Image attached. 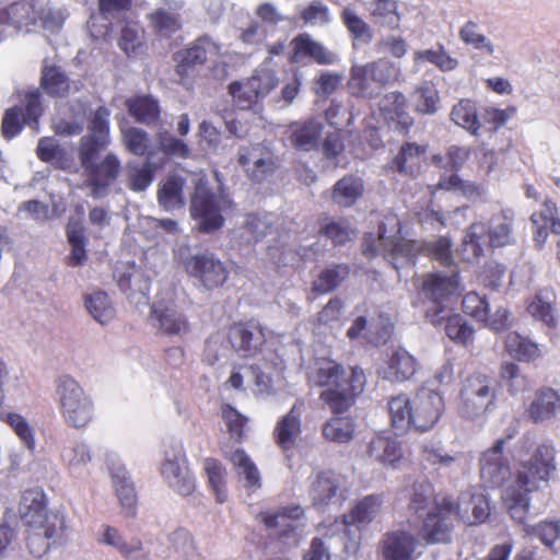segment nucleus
<instances>
[{"mask_svg": "<svg viewBox=\"0 0 560 560\" xmlns=\"http://www.w3.org/2000/svg\"><path fill=\"white\" fill-rule=\"evenodd\" d=\"M418 540L415 535L404 529L386 533L381 540L384 560H416Z\"/></svg>", "mask_w": 560, "mask_h": 560, "instance_id": "obj_25", "label": "nucleus"}, {"mask_svg": "<svg viewBox=\"0 0 560 560\" xmlns=\"http://www.w3.org/2000/svg\"><path fill=\"white\" fill-rule=\"evenodd\" d=\"M304 410V402L298 400L290 411L280 418L276 424L273 435L276 443L284 452L295 447L298 440L302 433L301 417Z\"/></svg>", "mask_w": 560, "mask_h": 560, "instance_id": "obj_27", "label": "nucleus"}, {"mask_svg": "<svg viewBox=\"0 0 560 560\" xmlns=\"http://www.w3.org/2000/svg\"><path fill=\"white\" fill-rule=\"evenodd\" d=\"M20 513L22 523L25 526L45 524L54 514H48L46 495L39 488L24 491L20 502Z\"/></svg>", "mask_w": 560, "mask_h": 560, "instance_id": "obj_32", "label": "nucleus"}, {"mask_svg": "<svg viewBox=\"0 0 560 560\" xmlns=\"http://www.w3.org/2000/svg\"><path fill=\"white\" fill-rule=\"evenodd\" d=\"M387 405L392 425L398 434L413 428L412 399L399 395L390 398Z\"/></svg>", "mask_w": 560, "mask_h": 560, "instance_id": "obj_45", "label": "nucleus"}, {"mask_svg": "<svg viewBox=\"0 0 560 560\" xmlns=\"http://www.w3.org/2000/svg\"><path fill=\"white\" fill-rule=\"evenodd\" d=\"M366 384V377L361 368L353 366L347 378H342L340 385H335L325 389L320 398L329 406L334 413L347 411L354 402L355 397L360 395Z\"/></svg>", "mask_w": 560, "mask_h": 560, "instance_id": "obj_13", "label": "nucleus"}, {"mask_svg": "<svg viewBox=\"0 0 560 560\" xmlns=\"http://www.w3.org/2000/svg\"><path fill=\"white\" fill-rule=\"evenodd\" d=\"M505 349L512 358L523 362H530L541 357L538 343L515 331L506 335Z\"/></svg>", "mask_w": 560, "mask_h": 560, "instance_id": "obj_47", "label": "nucleus"}, {"mask_svg": "<svg viewBox=\"0 0 560 560\" xmlns=\"http://www.w3.org/2000/svg\"><path fill=\"white\" fill-rule=\"evenodd\" d=\"M118 47L128 58H139L145 52V31L139 22L129 21L122 26Z\"/></svg>", "mask_w": 560, "mask_h": 560, "instance_id": "obj_39", "label": "nucleus"}, {"mask_svg": "<svg viewBox=\"0 0 560 560\" xmlns=\"http://www.w3.org/2000/svg\"><path fill=\"white\" fill-rule=\"evenodd\" d=\"M113 547L124 560H152L151 542L137 537H125L116 528L104 526L98 539Z\"/></svg>", "mask_w": 560, "mask_h": 560, "instance_id": "obj_17", "label": "nucleus"}, {"mask_svg": "<svg viewBox=\"0 0 560 560\" xmlns=\"http://www.w3.org/2000/svg\"><path fill=\"white\" fill-rule=\"evenodd\" d=\"M349 85L352 93L360 97L373 98L380 93V89L371 79L366 65L352 69Z\"/></svg>", "mask_w": 560, "mask_h": 560, "instance_id": "obj_62", "label": "nucleus"}, {"mask_svg": "<svg viewBox=\"0 0 560 560\" xmlns=\"http://www.w3.org/2000/svg\"><path fill=\"white\" fill-rule=\"evenodd\" d=\"M184 184L183 177L178 175H168L160 183L158 201L165 211H171L184 206Z\"/></svg>", "mask_w": 560, "mask_h": 560, "instance_id": "obj_42", "label": "nucleus"}, {"mask_svg": "<svg viewBox=\"0 0 560 560\" xmlns=\"http://www.w3.org/2000/svg\"><path fill=\"white\" fill-rule=\"evenodd\" d=\"M310 378L319 386L327 388L340 385L345 376V372L340 364L335 361L323 360L317 363V368L310 373Z\"/></svg>", "mask_w": 560, "mask_h": 560, "instance_id": "obj_56", "label": "nucleus"}, {"mask_svg": "<svg viewBox=\"0 0 560 560\" xmlns=\"http://www.w3.org/2000/svg\"><path fill=\"white\" fill-rule=\"evenodd\" d=\"M454 506L455 518L468 525L482 523L489 516V503L482 493L463 492Z\"/></svg>", "mask_w": 560, "mask_h": 560, "instance_id": "obj_31", "label": "nucleus"}, {"mask_svg": "<svg viewBox=\"0 0 560 560\" xmlns=\"http://www.w3.org/2000/svg\"><path fill=\"white\" fill-rule=\"evenodd\" d=\"M43 114L40 93L35 90L25 95L23 106H14L5 110L2 119V135L5 139L18 136L23 125L38 130V119Z\"/></svg>", "mask_w": 560, "mask_h": 560, "instance_id": "obj_10", "label": "nucleus"}, {"mask_svg": "<svg viewBox=\"0 0 560 560\" xmlns=\"http://www.w3.org/2000/svg\"><path fill=\"white\" fill-rule=\"evenodd\" d=\"M291 45L293 47L290 56L291 62L299 63L307 57L320 65H331L337 60V56L332 51L314 40L307 33L294 37Z\"/></svg>", "mask_w": 560, "mask_h": 560, "instance_id": "obj_30", "label": "nucleus"}, {"mask_svg": "<svg viewBox=\"0 0 560 560\" xmlns=\"http://www.w3.org/2000/svg\"><path fill=\"white\" fill-rule=\"evenodd\" d=\"M341 21L347 27L353 42L369 44L373 39L372 26L364 21L354 10L345 8L341 12Z\"/></svg>", "mask_w": 560, "mask_h": 560, "instance_id": "obj_54", "label": "nucleus"}, {"mask_svg": "<svg viewBox=\"0 0 560 560\" xmlns=\"http://www.w3.org/2000/svg\"><path fill=\"white\" fill-rule=\"evenodd\" d=\"M452 243L447 237H439L432 242L407 241L400 236V222L394 217H386L380 224L378 235L369 234L364 237L362 253L368 258L383 256L390 261L396 270L415 266L418 254L438 260L447 270L457 268L451 250Z\"/></svg>", "mask_w": 560, "mask_h": 560, "instance_id": "obj_1", "label": "nucleus"}, {"mask_svg": "<svg viewBox=\"0 0 560 560\" xmlns=\"http://www.w3.org/2000/svg\"><path fill=\"white\" fill-rule=\"evenodd\" d=\"M363 180L354 175H347L332 187L331 200L339 207L349 208L362 196Z\"/></svg>", "mask_w": 560, "mask_h": 560, "instance_id": "obj_41", "label": "nucleus"}, {"mask_svg": "<svg viewBox=\"0 0 560 560\" xmlns=\"http://www.w3.org/2000/svg\"><path fill=\"white\" fill-rule=\"evenodd\" d=\"M267 332V328L255 320L235 323L229 328L228 340L240 357L254 358L262 352Z\"/></svg>", "mask_w": 560, "mask_h": 560, "instance_id": "obj_12", "label": "nucleus"}, {"mask_svg": "<svg viewBox=\"0 0 560 560\" xmlns=\"http://www.w3.org/2000/svg\"><path fill=\"white\" fill-rule=\"evenodd\" d=\"M436 187L459 194L471 200L480 197L483 190L479 185L464 180L457 174L442 175Z\"/></svg>", "mask_w": 560, "mask_h": 560, "instance_id": "obj_60", "label": "nucleus"}, {"mask_svg": "<svg viewBox=\"0 0 560 560\" xmlns=\"http://www.w3.org/2000/svg\"><path fill=\"white\" fill-rule=\"evenodd\" d=\"M424 152V147L407 142L401 145L398 154L394 158L392 167L401 174L417 176L420 173Z\"/></svg>", "mask_w": 560, "mask_h": 560, "instance_id": "obj_40", "label": "nucleus"}, {"mask_svg": "<svg viewBox=\"0 0 560 560\" xmlns=\"http://www.w3.org/2000/svg\"><path fill=\"white\" fill-rule=\"evenodd\" d=\"M380 109L387 119L397 121L402 130L413 125V118L407 112V100L400 92H389L380 102Z\"/></svg>", "mask_w": 560, "mask_h": 560, "instance_id": "obj_38", "label": "nucleus"}, {"mask_svg": "<svg viewBox=\"0 0 560 560\" xmlns=\"http://www.w3.org/2000/svg\"><path fill=\"white\" fill-rule=\"evenodd\" d=\"M498 382L483 373L465 378L459 393V410L464 417L477 419L495 409Z\"/></svg>", "mask_w": 560, "mask_h": 560, "instance_id": "obj_4", "label": "nucleus"}, {"mask_svg": "<svg viewBox=\"0 0 560 560\" xmlns=\"http://www.w3.org/2000/svg\"><path fill=\"white\" fill-rule=\"evenodd\" d=\"M127 106L130 115L137 121L145 125L153 124L160 115L158 101L150 96H139L135 100H129Z\"/></svg>", "mask_w": 560, "mask_h": 560, "instance_id": "obj_58", "label": "nucleus"}, {"mask_svg": "<svg viewBox=\"0 0 560 560\" xmlns=\"http://www.w3.org/2000/svg\"><path fill=\"white\" fill-rule=\"evenodd\" d=\"M249 79V88L256 90V94L262 100L265 98L279 83L275 70L270 68L268 60L264 61L253 73Z\"/></svg>", "mask_w": 560, "mask_h": 560, "instance_id": "obj_61", "label": "nucleus"}, {"mask_svg": "<svg viewBox=\"0 0 560 560\" xmlns=\"http://www.w3.org/2000/svg\"><path fill=\"white\" fill-rule=\"evenodd\" d=\"M487 226L483 222H475L465 232L460 254L468 262L478 261L486 253Z\"/></svg>", "mask_w": 560, "mask_h": 560, "instance_id": "obj_36", "label": "nucleus"}, {"mask_svg": "<svg viewBox=\"0 0 560 560\" xmlns=\"http://www.w3.org/2000/svg\"><path fill=\"white\" fill-rule=\"evenodd\" d=\"M460 40L477 50H482L487 55H494L495 48L492 42L480 32V26L477 22L467 21L458 32Z\"/></svg>", "mask_w": 560, "mask_h": 560, "instance_id": "obj_57", "label": "nucleus"}, {"mask_svg": "<svg viewBox=\"0 0 560 560\" xmlns=\"http://www.w3.org/2000/svg\"><path fill=\"white\" fill-rule=\"evenodd\" d=\"M421 527L419 536L428 544H441L451 540V534L454 527L455 506L454 501L444 497L440 503L420 517Z\"/></svg>", "mask_w": 560, "mask_h": 560, "instance_id": "obj_6", "label": "nucleus"}, {"mask_svg": "<svg viewBox=\"0 0 560 560\" xmlns=\"http://www.w3.org/2000/svg\"><path fill=\"white\" fill-rule=\"evenodd\" d=\"M323 129L324 124L318 119L312 118L302 122L296 121L291 124L285 135L294 149L310 152L319 145Z\"/></svg>", "mask_w": 560, "mask_h": 560, "instance_id": "obj_29", "label": "nucleus"}, {"mask_svg": "<svg viewBox=\"0 0 560 560\" xmlns=\"http://www.w3.org/2000/svg\"><path fill=\"white\" fill-rule=\"evenodd\" d=\"M258 517L271 535L288 539V544L292 545L298 544L305 526L304 510L300 505L284 506L273 513H260Z\"/></svg>", "mask_w": 560, "mask_h": 560, "instance_id": "obj_9", "label": "nucleus"}, {"mask_svg": "<svg viewBox=\"0 0 560 560\" xmlns=\"http://www.w3.org/2000/svg\"><path fill=\"white\" fill-rule=\"evenodd\" d=\"M504 444V439L497 440L480 457V476L489 487L502 486L511 475L508 459L503 456Z\"/></svg>", "mask_w": 560, "mask_h": 560, "instance_id": "obj_20", "label": "nucleus"}, {"mask_svg": "<svg viewBox=\"0 0 560 560\" xmlns=\"http://www.w3.org/2000/svg\"><path fill=\"white\" fill-rule=\"evenodd\" d=\"M355 424L350 417H336L324 423V438L335 443H348L353 439Z\"/></svg>", "mask_w": 560, "mask_h": 560, "instance_id": "obj_53", "label": "nucleus"}, {"mask_svg": "<svg viewBox=\"0 0 560 560\" xmlns=\"http://www.w3.org/2000/svg\"><path fill=\"white\" fill-rule=\"evenodd\" d=\"M451 119L457 126L477 136L481 127L476 104L470 100H460L451 110Z\"/></svg>", "mask_w": 560, "mask_h": 560, "instance_id": "obj_50", "label": "nucleus"}, {"mask_svg": "<svg viewBox=\"0 0 560 560\" xmlns=\"http://www.w3.org/2000/svg\"><path fill=\"white\" fill-rule=\"evenodd\" d=\"M411 102L416 112L433 115L440 108V94L432 82L424 81L412 92Z\"/></svg>", "mask_w": 560, "mask_h": 560, "instance_id": "obj_48", "label": "nucleus"}, {"mask_svg": "<svg viewBox=\"0 0 560 560\" xmlns=\"http://www.w3.org/2000/svg\"><path fill=\"white\" fill-rule=\"evenodd\" d=\"M555 450L550 445H539L533 456L524 462L518 469L515 479L505 487L502 492L504 505L511 517L524 524L529 511L528 494L538 488L540 481H547L556 469Z\"/></svg>", "mask_w": 560, "mask_h": 560, "instance_id": "obj_2", "label": "nucleus"}, {"mask_svg": "<svg viewBox=\"0 0 560 560\" xmlns=\"http://www.w3.org/2000/svg\"><path fill=\"white\" fill-rule=\"evenodd\" d=\"M526 416L534 423H544L560 417V394L548 386L539 388L526 408Z\"/></svg>", "mask_w": 560, "mask_h": 560, "instance_id": "obj_28", "label": "nucleus"}, {"mask_svg": "<svg viewBox=\"0 0 560 560\" xmlns=\"http://www.w3.org/2000/svg\"><path fill=\"white\" fill-rule=\"evenodd\" d=\"M500 377L508 386L511 395H517L532 387L529 378L521 372L517 364L512 362H505L501 365Z\"/></svg>", "mask_w": 560, "mask_h": 560, "instance_id": "obj_64", "label": "nucleus"}, {"mask_svg": "<svg viewBox=\"0 0 560 560\" xmlns=\"http://www.w3.org/2000/svg\"><path fill=\"white\" fill-rule=\"evenodd\" d=\"M340 477L330 470L318 471L311 477L310 498L314 506L323 510L340 502Z\"/></svg>", "mask_w": 560, "mask_h": 560, "instance_id": "obj_23", "label": "nucleus"}, {"mask_svg": "<svg viewBox=\"0 0 560 560\" xmlns=\"http://www.w3.org/2000/svg\"><path fill=\"white\" fill-rule=\"evenodd\" d=\"M458 269L451 268L446 271L431 272L422 278L420 294L432 302V306L425 311L428 320L439 327L447 313V306L444 302L456 294L459 288Z\"/></svg>", "mask_w": 560, "mask_h": 560, "instance_id": "obj_5", "label": "nucleus"}, {"mask_svg": "<svg viewBox=\"0 0 560 560\" xmlns=\"http://www.w3.org/2000/svg\"><path fill=\"white\" fill-rule=\"evenodd\" d=\"M368 454L376 462L393 468L399 467L404 459L400 443L396 439L385 435H377L371 440Z\"/></svg>", "mask_w": 560, "mask_h": 560, "instance_id": "obj_34", "label": "nucleus"}, {"mask_svg": "<svg viewBox=\"0 0 560 560\" xmlns=\"http://www.w3.org/2000/svg\"><path fill=\"white\" fill-rule=\"evenodd\" d=\"M106 465L112 477L115 493L121 506L126 510L127 515H132L137 494L128 471L115 453L106 454Z\"/></svg>", "mask_w": 560, "mask_h": 560, "instance_id": "obj_22", "label": "nucleus"}, {"mask_svg": "<svg viewBox=\"0 0 560 560\" xmlns=\"http://www.w3.org/2000/svg\"><path fill=\"white\" fill-rule=\"evenodd\" d=\"M441 316L445 317L440 326L444 325L450 339L462 345H467L472 340L474 328L467 324L462 315L452 314L451 310H447V313L441 314Z\"/></svg>", "mask_w": 560, "mask_h": 560, "instance_id": "obj_55", "label": "nucleus"}, {"mask_svg": "<svg viewBox=\"0 0 560 560\" xmlns=\"http://www.w3.org/2000/svg\"><path fill=\"white\" fill-rule=\"evenodd\" d=\"M88 103L77 100L69 104L67 109L54 120V130L60 136L80 135L85 125Z\"/></svg>", "mask_w": 560, "mask_h": 560, "instance_id": "obj_33", "label": "nucleus"}, {"mask_svg": "<svg viewBox=\"0 0 560 560\" xmlns=\"http://www.w3.org/2000/svg\"><path fill=\"white\" fill-rule=\"evenodd\" d=\"M486 226L489 247L503 248L516 244L515 213L512 209L493 213Z\"/></svg>", "mask_w": 560, "mask_h": 560, "instance_id": "obj_24", "label": "nucleus"}, {"mask_svg": "<svg viewBox=\"0 0 560 560\" xmlns=\"http://www.w3.org/2000/svg\"><path fill=\"white\" fill-rule=\"evenodd\" d=\"M385 365L380 368L378 375L390 382H405L417 371L416 359L404 348H394L386 353Z\"/></svg>", "mask_w": 560, "mask_h": 560, "instance_id": "obj_26", "label": "nucleus"}, {"mask_svg": "<svg viewBox=\"0 0 560 560\" xmlns=\"http://www.w3.org/2000/svg\"><path fill=\"white\" fill-rule=\"evenodd\" d=\"M229 459L237 469V474L246 489L254 491L260 488V472L249 456L241 448L231 452Z\"/></svg>", "mask_w": 560, "mask_h": 560, "instance_id": "obj_46", "label": "nucleus"}, {"mask_svg": "<svg viewBox=\"0 0 560 560\" xmlns=\"http://www.w3.org/2000/svg\"><path fill=\"white\" fill-rule=\"evenodd\" d=\"M440 502L435 500L434 489L430 482L421 481L412 485L409 510L415 512L419 518Z\"/></svg>", "mask_w": 560, "mask_h": 560, "instance_id": "obj_52", "label": "nucleus"}, {"mask_svg": "<svg viewBox=\"0 0 560 560\" xmlns=\"http://www.w3.org/2000/svg\"><path fill=\"white\" fill-rule=\"evenodd\" d=\"M86 186L91 188V197L101 199L107 196L109 186L120 172V161L114 153H108L100 163H94L85 170Z\"/></svg>", "mask_w": 560, "mask_h": 560, "instance_id": "obj_18", "label": "nucleus"}, {"mask_svg": "<svg viewBox=\"0 0 560 560\" xmlns=\"http://www.w3.org/2000/svg\"><path fill=\"white\" fill-rule=\"evenodd\" d=\"M184 7V0H162L145 18L159 36L170 38L182 28L180 11Z\"/></svg>", "mask_w": 560, "mask_h": 560, "instance_id": "obj_19", "label": "nucleus"}, {"mask_svg": "<svg viewBox=\"0 0 560 560\" xmlns=\"http://www.w3.org/2000/svg\"><path fill=\"white\" fill-rule=\"evenodd\" d=\"M349 272V266L346 264L326 267L313 281V291L325 294L336 290L347 279Z\"/></svg>", "mask_w": 560, "mask_h": 560, "instance_id": "obj_49", "label": "nucleus"}, {"mask_svg": "<svg viewBox=\"0 0 560 560\" xmlns=\"http://www.w3.org/2000/svg\"><path fill=\"white\" fill-rule=\"evenodd\" d=\"M186 272L206 289L222 285L229 276L226 267L209 252L182 258Z\"/></svg>", "mask_w": 560, "mask_h": 560, "instance_id": "obj_11", "label": "nucleus"}, {"mask_svg": "<svg viewBox=\"0 0 560 560\" xmlns=\"http://www.w3.org/2000/svg\"><path fill=\"white\" fill-rule=\"evenodd\" d=\"M366 67L368 71L371 73V79L378 89L395 82L400 74V68L386 58H380L373 62L366 63Z\"/></svg>", "mask_w": 560, "mask_h": 560, "instance_id": "obj_63", "label": "nucleus"}, {"mask_svg": "<svg viewBox=\"0 0 560 560\" xmlns=\"http://www.w3.org/2000/svg\"><path fill=\"white\" fill-rule=\"evenodd\" d=\"M56 394L61 417L67 425L83 429L93 421L94 402L75 380L69 376L61 377Z\"/></svg>", "mask_w": 560, "mask_h": 560, "instance_id": "obj_3", "label": "nucleus"}, {"mask_svg": "<svg viewBox=\"0 0 560 560\" xmlns=\"http://www.w3.org/2000/svg\"><path fill=\"white\" fill-rule=\"evenodd\" d=\"M150 322L162 336L182 338L189 331L186 316L172 302H154L151 307Z\"/></svg>", "mask_w": 560, "mask_h": 560, "instance_id": "obj_14", "label": "nucleus"}, {"mask_svg": "<svg viewBox=\"0 0 560 560\" xmlns=\"http://www.w3.org/2000/svg\"><path fill=\"white\" fill-rule=\"evenodd\" d=\"M60 457L69 474L77 478L86 475L88 465L92 460L91 450L82 441H74L69 446H65Z\"/></svg>", "mask_w": 560, "mask_h": 560, "instance_id": "obj_35", "label": "nucleus"}, {"mask_svg": "<svg viewBox=\"0 0 560 560\" xmlns=\"http://www.w3.org/2000/svg\"><path fill=\"white\" fill-rule=\"evenodd\" d=\"M84 306L91 317L101 325H107L116 317L114 303L103 291L85 294Z\"/></svg>", "mask_w": 560, "mask_h": 560, "instance_id": "obj_43", "label": "nucleus"}, {"mask_svg": "<svg viewBox=\"0 0 560 560\" xmlns=\"http://www.w3.org/2000/svg\"><path fill=\"white\" fill-rule=\"evenodd\" d=\"M382 505V495H366L355 504L348 515L343 516L345 523L349 525L369 524L380 514Z\"/></svg>", "mask_w": 560, "mask_h": 560, "instance_id": "obj_44", "label": "nucleus"}, {"mask_svg": "<svg viewBox=\"0 0 560 560\" xmlns=\"http://www.w3.org/2000/svg\"><path fill=\"white\" fill-rule=\"evenodd\" d=\"M26 527V544L30 552L35 557H42L62 538L65 520L58 514H52L45 524Z\"/></svg>", "mask_w": 560, "mask_h": 560, "instance_id": "obj_15", "label": "nucleus"}, {"mask_svg": "<svg viewBox=\"0 0 560 560\" xmlns=\"http://www.w3.org/2000/svg\"><path fill=\"white\" fill-rule=\"evenodd\" d=\"M369 13L374 26L389 31L399 28L401 15L397 0H373Z\"/></svg>", "mask_w": 560, "mask_h": 560, "instance_id": "obj_37", "label": "nucleus"}, {"mask_svg": "<svg viewBox=\"0 0 560 560\" xmlns=\"http://www.w3.org/2000/svg\"><path fill=\"white\" fill-rule=\"evenodd\" d=\"M40 85L51 96L63 97L69 91V81L65 72L57 67H44Z\"/></svg>", "mask_w": 560, "mask_h": 560, "instance_id": "obj_59", "label": "nucleus"}, {"mask_svg": "<svg viewBox=\"0 0 560 560\" xmlns=\"http://www.w3.org/2000/svg\"><path fill=\"white\" fill-rule=\"evenodd\" d=\"M551 298H555L551 290H539L535 295V299L529 303L527 310L536 319L541 320L549 327H555L558 320Z\"/></svg>", "mask_w": 560, "mask_h": 560, "instance_id": "obj_51", "label": "nucleus"}, {"mask_svg": "<svg viewBox=\"0 0 560 560\" xmlns=\"http://www.w3.org/2000/svg\"><path fill=\"white\" fill-rule=\"evenodd\" d=\"M220 49V45L210 37L198 38L187 49L177 52V74L188 77L195 67L203 65L209 57L219 56Z\"/></svg>", "mask_w": 560, "mask_h": 560, "instance_id": "obj_21", "label": "nucleus"}, {"mask_svg": "<svg viewBox=\"0 0 560 560\" xmlns=\"http://www.w3.org/2000/svg\"><path fill=\"white\" fill-rule=\"evenodd\" d=\"M230 201L212 194L207 186L198 184L191 199V215L199 220V228L205 232L218 230L223 224L222 211Z\"/></svg>", "mask_w": 560, "mask_h": 560, "instance_id": "obj_8", "label": "nucleus"}, {"mask_svg": "<svg viewBox=\"0 0 560 560\" xmlns=\"http://www.w3.org/2000/svg\"><path fill=\"white\" fill-rule=\"evenodd\" d=\"M443 405L442 396L435 390L419 389L412 398L413 428L420 432L430 430L440 419Z\"/></svg>", "mask_w": 560, "mask_h": 560, "instance_id": "obj_16", "label": "nucleus"}, {"mask_svg": "<svg viewBox=\"0 0 560 560\" xmlns=\"http://www.w3.org/2000/svg\"><path fill=\"white\" fill-rule=\"evenodd\" d=\"M160 471L163 479L177 493L188 495L194 491L195 481L187 468L180 442L172 441L165 446Z\"/></svg>", "mask_w": 560, "mask_h": 560, "instance_id": "obj_7", "label": "nucleus"}]
</instances>
